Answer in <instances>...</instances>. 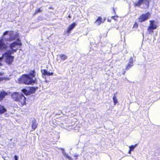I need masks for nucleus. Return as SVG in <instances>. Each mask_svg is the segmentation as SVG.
<instances>
[{
  "label": "nucleus",
  "instance_id": "f257e3e1",
  "mask_svg": "<svg viewBox=\"0 0 160 160\" xmlns=\"http://www.w3.org/2000/svg\"><path fill=\"white\" fill-rule=\"evenodd\" d=\"M11 97L12 100L16 102L20 107L26 105V98L22 94L18 92L12 93Z\"/></svg>",
  "mask_w": 160,
  "mask_h": 160
},
{
  "label": "nucleus",
  "instance_id": "f03ea898",
  "mask_svg": "<svg viewBox=\"0 0 160 160\" xmlns=\"http://www.w3.org/2000/svg\"><path fill=\"white\" fill-rule=\"evenodd\" d=\"M18 81L20 83L26 85H33L37 82L36 79L33 80L32 78L29 77V75L26 74H23L22 76L19 78Z\"/></svg>",
  "mask_w": 160,
  "mask_h": 160
},
{
  "label": "nucleus",
  "instance_id": "7ed1b4c3",
  "mask_svg": "<svg viewBox=\"0 0 160 160\" xmlns=\"http://www.w3.org/2000/svg\"><path fill=\"white\" fill-rule=\"evenodd\" d=\"M149 22V25L148 27L147 30L149 34H151L154 32V30L157 28L158 26L156 24L157 22L155 20H150Z\"/></svg>",
  "mask_w": 160,
  "mask_h": 160
},
{
  "label": "nucleus",
  "instance_id": "20e7f679",
  "mask_svg": "<svg viewBox=\"0 0 160 160\" xmlns=\"http://www.w3.org/2000/svg\"><path fill=\"white\" fill-rule=\"evenodd\" d=\"M151 16V14L149 12H147L145 13L142 14L138 18V22H144L149 19Z\"/></svg>",
  "mask_w": 160,
  "mask_h": 160
},
{
  "label": "nucleus",
  "instance_id": "39448f33",
  "mask_svg": "<svg viewBox=\"0 0 160 160\" xmlns=\"http://www.w3.org/2000/svg\"><path fill=\"white\" fill-rule=\"evenodd\" d=\"M149 0H138L133 4V5L135 7H140L142 4L144 3L147 8H148L149 6Z\"/></svg>",
  "mask_w": 160,
  "mask_h": 160
},
{
  "label": "nucleus",
  "instance_id": "423d86ee",
  "mask_svg": "<svg viewBox=\"0 0 160 160\" xmlns=\"http://www.w3.org/2000/svg\"><path fill=\"white\" fill-rule=\"evenodd\" d=\"M17 42H14L10 44V48L11 49H13L16 45L22 46V43L19 38L17 39Z\"/></svg>",
  "mask_w": 160,
  "mask_h": 160
},
{
  "label": "nucleus",
  "instance_id": "0eeeda50",
  "mask_svg": "<svg viewBox=\"0 0 160 160\" xmlns=\"http://www.w3.org/2000/svg\"><path fill=\"white\" fill-rule=\"evenodd\" d=\"M5 58L6 62L8 64H11L13 61V56L5 55Z\"/></svg>",
  "mask_w": 160,
  "mask_h": 160
},
{
  "label": "nucleus",
  "instance_id": "6e6552de",
  "mask_svg": "<svg viewBox=\"0 0 160 160\" xmlns=\"http://www.w3.org/2000/svg\"><path fill=\"white\" fill-rule=\"evenodd\" d=\"M76 25V24L75 22H73L70 25L68 28L66 33L68 34H69Z\"/></svg>",
  "mask_w": 160,
  "mask_h": 160
},
{
  "label": "nucleus",
  "instance_id": "1a4fd4ad",
  "mask_svg": "<svg viewBox=\"0 0 160 160\" xmlns=\"http://www.w3.org/2000/svg\"><path fill=\"white\" fill-rule=\"evenodd\" d=\"M7 47L3 42V40L2 39L0 40V50H5L7 48Z\"/></svg>",
  "mask_w": 160,
  "mask_h": 160
},
{
  "label": "nucleus",
  "instance_id": "9d476101",
  "mask_svg": "<svg viewBox=\"0 0 160 160\" xmlns=\"http://www.w3.org/2000/svg\"><path fill=\"white\" fill-rule=\"evenodd\" d=\"M18 48H16L15 49H11V50H8L5 53V55L11 56V54L13 53L14 52H16Z\"/></svg>",
  "mask_w": 160,
  "mask_h": 160
},
{
  "label": "nucleus",
  "instance_id": "9b49d317",
  "mask_svg": "<svg viewBox=\"0 0 160 160\" xmlns=\"http://www.w3.org/2000/svg\"><path fill=\"white\" fill-rule=\"evenodd\" d=\"M42 73L43 75L50 76L52 75L54 73L53 72H48L46 69H43L42 71Z\"/></svg>",
  "mask_w": 160,
  "mask_h": 160
},
{
  "label": "nucleus",
  "instance_id": "f8f14e48",
  "mask_svg": "<svg viewBox=\"0 0 160 160\" xmlns=\"http://www.w3.org/2000/svg\"><path fill=\"white\" fill-rule=\"evenodd\" d=\"M4 73L3 72H0V76H3ZM9 79V78L6 77H0V82L3 81H7Z\"/></svg>",
  "mask_w": 160,
  "mask_h": 160
},
{
  "label": "nucleus",
  "instance_id": "ddd939ff",
  "mask_svg": "<svg viewBox=\"0 0 160 160\" xmlns=\"http://www.w3.org/2000/svg\"><path fill=\"white\" fill-rule=\"evenodd\" d=\"M38 89V87H29V92L30 95L32 93H34L35 92L36 90Z\"/></svg>",
  "mask_w": 160,
  "mask_h": 160
},
{
  "label": "nucleus",
  "instance_id": "4468645a",
  "mask_svg": "<svg viewBox=\"0 0 160 160\" xmlns=\"http://www.w3.org/2000/svg\"><path fill=\"white\" fill-rule=\"evenodd\" d=\"M8 92L4 91H2L0 92V99L2 100L6 96L8 95Z\"/></svg>",
  "mask_w": 160,
  "mask_h": 160
},
{
  "label": "nucleus",
  "instance_id": "2eb2a0df",
  "mask_svg": "<svg viewBox=\"0 0 160 160\" xmlns=\"http://www.w3.org/2000/svg\"><path fill=\"white\" fill-rule=\"evenodd\" d=\"M102 22H103L102 18L100 17H98L95 22L98 25H100Z\"/></svg>",
  "mask_w": 160,
  "mask_h": 160
},
{
  "label": "nucleus",
  "instance_id": "dca6fc26",
  "mask_svg": "<svg viewBox=\"0 0 160 160\" xmlns=\"http://www.w3.org/2000/svg\"><path fill=\"white\" fill-rule=\"evenodd\" d=\"M38 125L36 120L33 121L31 126L32 129L33 130H34L37 128Z\"/></svg>",
  "mask_w": 160,
  "mask_h": 160
},
{
  "label": "nucleus",
  "instance_id": "f3484780",
  "mask_svg": "<svg viewBox=\"0 0 160 160\" xmlns=\"http://www.w3.org/2000/svg\"><path fill=\"white\" fill-rule=\"evenodd\" d=\"M6 111L7 110L4 107L0 104V114H2Z\"/></svg>",
  "mask_w": 160,
  "mask_h": 160
},
{
  "label": "nucleus",
  "instance_id": "a211bd4d",
  "mask_svg": "<svg viewBox=\"0 0 160 160\" xmlns=\"http://www.w3.org/2000/svg\"><path fill=\"white\" fill-rule=\"evenodd\" d=\"M27 75H29V77L33 78L35 77V71L34 70H31L30 71L29 74H26Z\"/></svg>",
  "mask_w": 160,
  "mask_h": 160
},
{
  "label": "nucleus",
  "instance_id": "6ab92c4d",
  "mask_svg": "<svg viewBox=\"0 0 160 160\" xmlns=\"http://www.w3.org/2000/svg\"><path fill=\"white\" fill-rule=\"evenodd\" d=\"M59 57L63 60L66 59L67 58V56L64 54H61L59 55Z\"/></svg>",
  "mask_w": 160,
  "mask_h": 160
},
{
  "label": "nucleus",
  "instance_id": "aec40b11",
  "mask_svg": "<svg viewBox=\"0 0 160 160\" xmlns=\"http://www.w3.org/2000/svg\"><path fill=\"white\" fill-rule=\"evenodd\" d=\"M22 91L26 95H30L29 91H28L26 89L23 88L22 90Z\"/></svg>",
  "mask_w": 160,
  "mask_h": 160
},
{
  "label": "nucleus",
  "instance_id": "412c9836",
  "mask_svg": "<svg viewBox=\"0 0 160 160\" xmlns=\"http://www.w3.org/2000/svg\"><path fill=\"white\" fill-rule=\"evenodd\" d=\"M116 94H114V96H113V102H114V105H115L116 104L118 103V100L116 98Z\"/></svg>",
  "mask_w": 160,
  "mask_h": 160
},
{
  "label": "nucleus",
  "instance_id": "4be33fe9",
  "mask_svg": "<svg viewBox=\"0 0 160 160\" xmlns=\"http://www.w3.org/2000/svg\"><path fill=\"white\" fill-rule=\"evenodd\" d=\"M15 39V37H10L9 38H7L6 40L7 41H11Z\"/></svg>",
  "mask_w": 160,
  "mask_h": 160
},
{
  "label": "nucleus",
  "instance_id": "5701e85b",
  "mask_svg": "<svg viewBox=\"0 0 160 160\" xmlns=\"http://www.w3.org/2000/svg\"><path fill=\"white\" fill-rule=\"evenodd\" d=\"M42 11V10H41L40 8H38L35 10V12L34 13V14L36 15L37 13L41 12Z\"/></svg>",
  "mask_w": 160,
  "mask_h": 160
},
{
  "label": "nucleus",
  "instance_id": "b1692460",
  "mask_svg": "<svg viewBox=\"0 0 160 160\" xmlns=\"http://www.w3.org/2000/svg\"><path fill=\"white\" fill-rule=\"evenodd\" d=\"M136 145H131L129 147V149H130V151H132L133 150L134 148H135Z\"/></svg>",
  "mask_w": 160,
  "mask_h": 160
},
{
  "label": "nucleus",
  "instance_id": "393cba45",
  "mask_svg": "<svg viewBox=\"0 0 160 160\" xmlns=\"http://www.w3.org/2000/svg\"><path fill=\"white\" fill-rule=\"evenodd\" d=\"M118 16L117 15L112 16L111 17L112 19H114L115 21H117Z\"/></svg>",
  "mask_w": 160,
  "mask_h": 160
},
{
  "label": "nucleus",
  "instance_id": "a878e982",
  "mask_svg": "<svg viewBox=\"0 0 160 160\" xmlns=\"http://www.w3.org/2000/svg\"><path fill=\"white\" fill-rule=\"evenodd\" d=\"M133 66L130 63H128L126 67V69H128L130 68L132 66Z\"/></svg>",
  "mask_w": 160,
  "mask_h": 160
},
{
  "label": "nucleus",
  "instance_id": "bb28decb",
  "mask_svg": "<svg viewBox=\"0 0 160 160\" xmlns=\"http://www.w3.org/2000/svg\"><path fill=\"white\" fill-rule=\"evenodd\" d=\"M138 23L137 22H135L134 24H133V28H138Z\"/></svg>",
  "mask_w": 160,
  "mask_h": 160
},
{
  "label": "nucleus",
  "instance_id": "cd10ccee",
  "mask_svg": "<svg viewBox=\"0 0 160 160\" xmlns=\"http://www.w3.org/2000/svg\"><path fill=\"white\" fill-rule=\"evenodd\" d=\"M128 63L133 65V61L132 58H130Z\"/></svg>",
  "mask_w": 160,
  "mask_h": 160
},
{
  "label": "nucleus",
  "instance_id": "c85d7f7f",
  "mask_svg": "<svg viewBox=\"0 0 160 160\" xmlns=\"http://www.w3.org/2000/svg\"><path fill=\"white\" fill-rule=\"evenodd\" d=\"M14 158L15 160H18V157L17 155H14Z\"/></svg>",
  "mask_w": 160,
  "mask_h": 160
},
{
  "label": "nucleus",
  "instance_id": "c756f323",
  "mask_svg": "<svg viewBox=\"0 0 160 160\" xmlns=\"http://www.w3.org/2000/svg\"><path fill=\"white\" fill-rule=\"evenodd\" d=\"M9 32V31H6L5 32L3 33V35H7L8 34V33Z\"/></svg>",
  "mask_w": 160,
  "mask_h": 160
},
{
  "label": "nucleus",
  "instance_id": "7c9ffc66",
  "mask_svg": "<svg viewBox=\"0 0 160 160\" xmlns=\"http://www.w3.org/2000/svg\"><path fill=\"white\" fill-rule=\"evenodd\" d=\"M112 9V10L113 11V14H114V15H116V12H115V9H114V8H113Z\"/></svg>",
  "mask_w": 160,
  "mask_h": 160
},
{
  "label": "nucleus",
  "instance_id": "2f4dec72",
  "mask_svg": "<svg viewBox=\"0 0 160 160\" xmlns=\"http://www.w3.org/2000/svg\"><path fill=\"white\" fill-rule=\"evenodd\" d=\"M13 34V32L12 31L10 32V36H11Z\"/></svg>",
  "mask_w": 160,
  "mask_h": 160
},
{
  "label": "nucleus",
  "instance_id": "473e14b6",
  "mask_svg": "<svg viewBox=\"0 0 160 160\" xmlns=\"http://www.w3.org/2000/svg\"><path fill=\"white\" fill-rule=\"evenodd\" d=\"M67 158H68L69 159H70V157L69 156H67Z\"/></svg>",
  "mask_w": 160,
  "mask_h": 160
},
{
  "label": "nucleus",
  "instance_id": "72a5a7b5",
  "mask_svg": "<svg viewBox=\"0 0 160 160\" xmlns=\"http://www.w3.org/2000/svg\"><path fill=\"white\" fill-rule=\"evenodd\" d=\"M68 17L69 18H71V17L70 15H68Z\"/></svg>",
  "mask_w": 160,
  "mask_h": 160
},
{
  "label": "nucleus",
  "instance_id": "f704fd0d",
  "mask_svg": "<svg viewBox=\"0 0 160 160\" xmlns=\"http://www.w3.org/2000/svg\"><path fill=\"white\" fill-rule=\"evenodd\" d=\"M131 151H130V149H129V152H128V153H130H130H131Z\"/></svg>",
  "mask_w": 160,
  "mask_h": 160
},
{
  "label": "nucleus",
  "instance_id": "c9c22d12",
  "mask_svg": "<svg viewBox=\"0 0 160 160\" xmlns=\"http://www.w3.org/2000/svg\"><path fill=\"white\" fill-rule=\"evenodd\" d=\"M108 21L109 22H111V20H108Z\"/></svg>",
  "mask_w": 160,
  "mask_h": 160
}]
</instances>
